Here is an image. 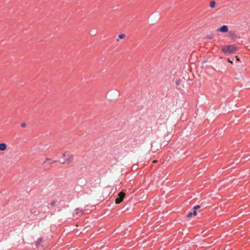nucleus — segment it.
<instances>
[{
	"label": "nucleus",
	"mask_w": 250,
	"mask_h": 250,
	"mask_svg": "<svg viewBox=\"0 0 250 250\" xmlns=\"http://www.w3.org/2000/svg\"><path fill=\"white\" fill-rule=\"evenodd\" d=\"M55 162V161H54V162H52V163H51V164H53V163H54Z\"/></svg>",
	"instance_id": "nucleus-22"
},
{
	"label": "nucleus",
	"mask_w": 250,
	"mask_h": 250,
	"mask_svg": "<svg viewBox=\"0 0 250 250\" xmlns=\"http://www.w3.org/2000/svg\"><path fill=\"white\" fill-rule=\"evenodd\" d=\"M236 48H222V50L226 54L229 55L233 53L236 51Z\"/></svg>",
	"instance_id": "nucleus-3"
},
{
	"label": "nucleus",
	"mask_w": 250,
	"mask_h": 250,
	"mask_svg": "<svg viewBox=\"0 0 250 250\" xmlns=\"http://www.w3.org/2000/svg\"><path fill=\"white\" fill-rule=\"evenodd\" d=\"M235 58H236V60L237 61H240L239 58L237 56H236Z\"/></svg>",
	"instance_id": "nucleus-18"
},
{
	"label": "nucleus",
	"mask_w": 250,
	"mask_h": 250,
	"mask_svg": "<svg viewBox=\"0 0 250 250\" xmlns=\"http://www.w3.org/2000/svg\"><path fill=\"white\" fill-rule=\"evenodd\" d=\"M225 47H232V46L231 45H227V46H226Z\"/></svg>",
	"instance_id": "nucleus-20"
},
{
	"label": "nucleus",
	"mask_w": 250,
	"mask_h": 250,
	"mask_svg": "<svg viewBox=\"0 0 250 250\" xmlns=\"http://www.w3.org/2000/svg\"><path fill=\"white\" fill-rule=\"evenodd\" d=\"M207 38L208 39H212L213 38V36H209L208 37H207Z\"/></svg>",
	"instance_id": "nucleus-17"
},
{
	"label": "nucleus",
	"mask_w": 250,
	"mask_h": 250,
	"mask_svg": "<svg viewBox=\"0 0 250 250\" xmlns=\"http://www.w3.org/2000/svg\"><path fill=\"white\" fill-rule=\"evenodd\" d=\"M125 194L124 192H120L118 194V197L115 200V203L119 204L121 203L124 200V198L125 196Z\"/></svg>",
	"instance_id": "nucleus-2"
},
{
	"label": "nucleus",
	"mask_w": 250,
	"mask_h": 250,
	"mask_svg": "<svg viewBox=\"0 0 250 250\" xmlns=\"http://www.w3.org/2000/svg\"><path fill=\"white\" fill-rule=\"evenodd\" d=\"M156 160H154V161H153V163H156Z\"/></svg>",
	"instance_id": "nucleus-21"
},
{
	"label": "nucleus",
	"mask_w": 250,
	"mask_h": 250,
	"mask_svg": "<svg viewBox=\"0 0 250 250\" xmlns=\"http://www.w3.org/2000/svg\"><path fill=\"white\" fill-rule=\"evenodd\" d=\"M75 214L77 216H81V215H82L83 214V211L82 209H81L77 208L75 210Z\"/></svg>",
	"instance_id": "nucleus-7"
},
{
	"label": "nucleus",
	"mask_w": 250,
	"mask_h": 250,
	"mask_svg": "<svg viewBox=\"0 0 250 250\" xmlns=\"http://www.w3.org/2000/svg\"><path fill=\"white\" fill-rule=\"evenodd\" d=\"M125 37H126V35L124 34H121L118 36V38L120 39H124Z\"/></svg>",
	"instance_id": "nucleus-9"
},
{
	"label": "nucleus",
	"mask_w": 250,
	"mask_h": 250,
	"mask_svg": "<svg viewBox=\"0 0 250 250\" xmlns=\"http://www.w3.org/2000/svg\"><path fill=\"white\" fill-rule=\"evenodd\" d=\"M42 239L41 238L38 239L37 241V245H39L42 242Z\"/></svg>",
	"instance_id": "nucleus-10"
},
{
	"label": "nucleus",
	"mask_w": 250,
	"mask_h": 250,
	"mask_svg": "<svg viewBox=\"0 0 250 250\" xmlns=\"http://www.w3.org/2000/svg\"><path fill=\"white\" fill-rule=\"evenodd\" d=\"M228 26L224 25L220 27L218 30L223 33H226L228 31Z\"/></svg>",
	"instance_id": "nucleus-5"
},
{
	"label": "nucleus",
	"mask_w": 250,
	"mask_h": 250,
	"mask_svg": "<svg viewBox=\"0 0 250 250\" xmlns=\"http://www.w3.org/2000/svg\"><path fill=\"white\" fill-rule=\"evenodd\" d=\"M216 6V2L214 0H211L209 3V7L211 8H213Z\"/></svg>",
	"instance_id": "nucleus-8"
},
{
	"label": "nucleus",
	"mask_w": 250,
	"mask_h": 250,
	"mask_svg": "<svg viewBox=\"0 0 250 250\" xmlns=\"http://www.w3.org/2000/svg\"><path fill=\"white\" fill-rule=\"evenodd\" d=\"M192 215H193V214H192V212H189V213H188V215H187V216L188 217H191V216H192Z\"/></svg>",
	"instance_id": "nucleus-13"
},
{
	"label": "nucleus",
	"mask_w": 250,
	"mask_h": 250,
	"mask_svg": "<svg viewBox=\"0 0 250 250\" xmlns=\"http://www.w3.org/2000/svg\"><path fill=\"white\" fill-rule=\"evenodd\" d=\"M56 204V202L55 201H52V202H51L50 203V205L51 206H55Z\"/></svg>",
	"instance_id": "nucleus-12"
},
{
	"label": "nucleus",
	"mask_w": 250,
	"mask_h": 250,
	"mask_svg": "<svg viewBox=\"0 0 250 250\" xmlns=\"http://www.w3.org/2000/svg\"><path fill=\"white\" fill-rule=\"evenodd\" d=\"M229 37L233 40H236L239 38L238 33L235 31H230L229 33Z\"/></svg>",
	"instance_id": "nucleus-4"
},
{
	"label": "nucleus",
	"mask_w": 250,
	"mask_h": 250,
	"mask_svg": "<svg viewBox=\"0 0 250 250\" xmlns=\"http://www.w3.org/2000/svg\"><path fill=\"white\" fill-rule=\"evenodd\" d=\"M7 145L5 143L0 144V151H4L6 149Z\"/></svg>",
	"instance_id": "nucleus-6"
},
{
	"label": "nucleus",
	"mask_w": 250,
	"mask_h": 250,
	"mask_svg": "<svg viewBox=\"0 0 250 250\" xmlns=\"http://www.w3.org/2000/svg\"><path fill=\"white\" fill-rule=\"evenodd\" d=\"M50 160V159L49 158H46L45 160V161L44 162V163H46L47 161H49Z\"/></svg>",
	"instance_id": "nucleus-16"
},
{
	"label": "nucleus",
	"mask_w": 250,
	"mask_h": 250,
	"mask_svg": "<svg viewBox=\"0 0 250 250\" xmlns=\"http://www.w3.org/2000/svg\"><path fill=\"white\" fill-rule=\"evenodd\" d=\"M200 208V206L199 205L195 206L193 207L194 210H196V209L199 208Z\"/></svg>",
	"instance_id": "nucleus-11"
},
{
	"label": "nucleus",
	"mask_w": 250,
	"mask_h": 250,
	"mask_svg": "<svg viewBox=\"0 0 250 250\" xmlns=\"http://www.w3.org/2000/svg\"><path fill=\"white\" fill-rule=\"evenodd\" d=\"M21 126L23 128L25 127L26 126V124L24 123H22L21 124Z\"/></svg>",
	"instance_id": "nucleus-14"
},
{
	"label": "nucleus",
	"mask_w": 250,
	"mask_h": 250,
	"mask_svg": "<svg viewBox=\"0 0 250 250\" xmlns=\"http://www.w3.org/2000/svg\"><path fill=\"white\" fill-rule=\"evenodd\" d=\"M228 61L230 63H233V62L231 61H230L229 59H228Z\"/></svg>",
	"instance_id": "nucleus-19"
},
{
	"label": "nucleus",
	"mask_w": 250,
	"mask_h": 250,
	"mask_svg": "<svg viewBox=\"0 0 250 250\" xmlns=\"http://www.w3.org/2000/svg\"><path fill=\"white\" fill-rule=\"evenodd\" d=\"M73 158V155L68 152H65L62 155V157L61 158L60 162L62 164H69L72 161Z\"/></svg>",
	"instance_id": "nucleus-1"
},
{
	"label": "nucleus",
	"mask_w": 250,
	"mask_h": 250,
	"mask_svg": "<svg viewBox=\"0 0 250 250\" xmlns=\"http://www.w3.org/2000/svg\"><path fill=\"white\" fill-rule=\"evenodd\" d=\"M192 214H193V215H195H195H197V212H196V210H194L193 212H192Z\"/></svg>",
	"instance_id": "nucleus-15"
}]
</instances>
